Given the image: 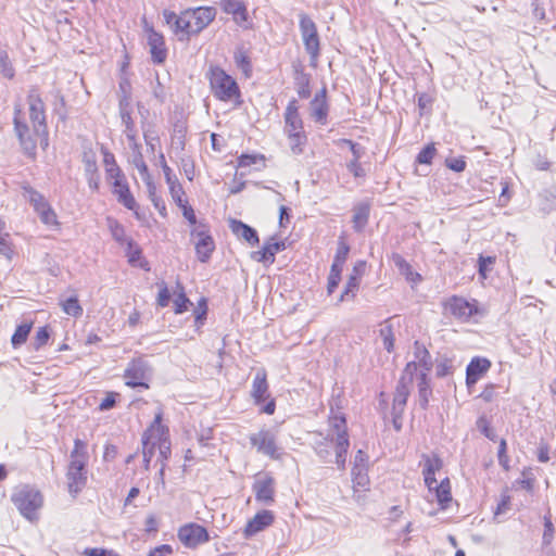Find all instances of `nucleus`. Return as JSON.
I'll list each match as a JSON object with an SVG mask.
<instances>
[{
    "mask_svg": "<svg viewBox=\"0 0 556 556\" xmlns=\"http://www.w3.org/2000/svg\"><path fill=\"white\" fill-rule=\"evenodd\" d=\"M418 401L419 405L422 409H426L429 404V397L432 393L428 374L426 371H420L418 375Z\"/></svg>",
    "mask_w": 556,
    "mask_h": 556,
    "instance_id": "nucleus-33",
    "label": "nucleus"
},
{
    "mask_svg": "<svg viewBox=\"0 0 556 556\" xmlns=\"http://www.w3.org/2000/svg\"><path fill=\"white\" fill-rule=\"evenodd\" d=\"M348 170L355 177V178H363L366 176V172L361 165L359 161L351 160L346 164Z\"/></svg>",
    "mask_w": 556,
    "mask_h": 556,
    "instance_id": "nucleus-57",
    "label": "nucleus"
},
{
    "mask_svg": "<svg viewBox=\"0 0 556 556\" xmlns=\"http://www.w3.org/2000/svg\"><path fill=\"white\" fill-rule=\"evenodd\" d=\"M311 116L312 118L320 124H327L328 111L329 106L326 100V89H321L319 92L315 94L313 100L309 103Z\"/></svg>",
    "mask_w": 556,
    "mask_h": 556,
    "instance_id": "nucleus-20",
    "label": "nucleus"
},
{
    "mask_svg": "<svg viewBox=\"0 0 556 556\" xmlns=\"http://www.w3.org/2000/svg\"><path fill=\"white\" fill-rule=\"evenodd\" d=\"M173 30L175 34L181 33L187 37L190 35H194L192 30L189 10L177 16L176 22L173 25Z\"/></svg>",
    "mask_w": 556,
    "mask_h": 556,
    "instance_id": "nucleus-38",
    "label": "nucleus"
},
{
    "mask_svg": "<svg viewBox=\"0 0 556 556\" xmlns=\"http://www.w3.org/2000/svg\"><path fill=\"white\" fill-rule=\"evenodd\" d=\"M437 153V149L433 143L427 144L417 155L416 161L419 164H431L432 159Z\"/></svg>",
    "mask_w": 556,
    "mask_h": 556,
    "instance_id": "nucleus-49",
    "label": "nucleus"
},
{
    "mask_svg": "<svg viewBox=\"0 0 556 556\" xmlns=\"http://www.w3.org/2000/svg\"><path fill=\"white\" fill-rule=\"evenodd\" d=\"M422 476L425 483L430 493H432L433 484L437 483L435 472L440 471L443 467L442 459L437 455H422Z\"/></svg>",
    "mask_w": 556,
    "mask_h": 556,
    "instance_id": "nucleus-15",
    "label": "nucleus"
},
{
    "mask_svg": "<svg viewBox=\"0 0 556 556\" xmlns=\"http://www.w3.org/2000/svg\"><path fill=\"white\" fill-rule=\"evenodd\" d=\"M257 161L263 163L264 162V156L263 155L242 154L238 159V166L240 168L249 167L252 164H255Z\"/></svg>",
    "mask_w": 556,
    "mask_h": 556,
    "instance_id": "nucleus-55",
    "label": "nucleus"
},
{
    "mask_svg": "<svg viewBox=\"0 0 556 556\" xmlns=\"http://www.w3.org/2000/svg\"><path fill=\"white\" fill-rule=\"evenodd\" d=\"M220 7L227 14H231L238 24H242L248 18L245 4L240 0H220Z\"/></svg>",
    "mask_w": 556,
    "mask_h": 556,
    "instance_id": "nucleus-28",
    "label": "nucleus"
},
{
    "mask_svg": "<svg viewBox=\"0 0 556 556\" xmlns=\"http://www.w3.org/2000/svg\"><path fill=\"white\" fill-rule=\"evenodd\" d=\"M208 79L213 94L222 101H229L240 94L236 80L220 67H212Z\"/></svg>",
    "mask_w": 556,
    "mask_h": 556,
    "instance_id": "nucleus-4",
    "label": "nucleus"
},
{
    "mask_svg": "<svg viewBox=\"0 0 556 556\" xmlns=\"http://www.w3.org/2000/svg\"><path fill=\"white\" fill-rule=\"evenodd\" d=\"M445 164L450 169L456 173H462L466 168V162L462 157L447 159Z\"/></svg>",
    "mask_w": 556,
    "mask_h": 556,
    "instance_id": "nucleus-62",
    "label": "nucleus"
},
{
    "mask_svg": "<svg viewBox=\"0 0 556 556\" xmlns=\"http://www.w3.org/2000/svg\"><path fill=\"white\" fill-rule=\"evenodd\" d=\"M414 361L417 362L420 371H426L427 374L432 369L433 363L429 351L426 346L419 341H415L414 343Z\"/></svg>",
    "mask_w": 556,
    "mask_h": 556,
    "instance_id": "nucleus-31",
    "label": "nucleus"
},
{
    "mask_svg": "<svg viewBox=\"0 0 556 556\" xmlns=\"http://www.w3.org/2000/svg\"><path fill=\"white\" fill-rule=\"evenodd\" d=\"M113 192L117 195L118 202L128 210H136L137 202L132 197L125 177L113 181Z\"/></svg>",
    "mask_w": 556,
    "mask_h": 556,
    "instance_id": "nucleus-24",
    "label": "nucleus"
},
{
    "mask_svg": "<svg viewBox=\"0 0 556 556\" xmlns=\"http://www.w3.org/2000/svg\"><path fill=\"white\" fill-rule=\"evenodd\" d=\"M418 367L419 365L416 361L408 362L399 381L412 386L414 375L416 374Z\"/></svg>",
    "mask_w": 556,
    "mask_h": 556,
    "instance_id": "nucleus-50",
    "label": "nucleus"
},
{
    "mask_svg": "<svg viewBox=\"0 0 556 556\" xmlns=\"http://www.w3.org/2000/svg\"><path fill=\"white\" fill-rule=\"evenodd\" d=\"M295 86L298 94L302 99H306L311 96L309 77L302 71H296Z\"/></svg>",
    "mask_w": 556,
    "mask_h": 556,
    "instance_id": "nucleus-41",
    "label": "nucleus"
},
{
    "mask_svg": "<svg viewBox=\"0 0 556 556\" xmlns=\"http://www.w3.org/2000/svg\"><path fill=\"white\" fill-rule=\"evenodd\" d=\"M370 214V206L366 202L356 204L353 207V228L355 231L361 232L368 223Z\"/></svg>",
    "mask_w": 556,
    "mask_h": 556,
    "instance_id": "nucleus-30",
    "label": "nucleus"
},
{
    "mask_svg": "<svg viewBox=\"0 0 556 556\" xmlns=\"http://www.w3.org/2000/svg\"><path fill=\"white\" fill-rule=\"evenodd\" d=\"M193 34L202 31L211 22L214 21L216 11L211 7H200L189 10Z\"/></svg>",
    "mask_w": 556,
    "mask_h": 556,
    "instance_id": "nucleus-18",
    "label": "nucleus"
},
{
    "mask_svg": "<svg viewBox=\"0 0 556 556\" xmlns=\"http://www.w3.org/2000/svg\"><path fill=\"white\" fill-rule=\"evenodd\" d=\"M23 197L25 199H27L29 201V203L33 205V207H37L38 205H42V203L46 200V198L40 193L38 192L37 190H35L33 187L30 186H23Z\"/></svg>",
    "mask_w": 556,
    "mask_h": 556,
    "instance_id": "nucleus-46",
    "label": "nucleus"
},
{
    "mask_svg": "<svg viewBox=\"0 0 556 556\" xmlns=\"http://www.w3.org/2000/svg\"><path fill=\"white\" fill-rule=\"evenodd\" d=\"M252 490L257 502L270 505L274 502L275 480L269 475L261 476L254 481Z\"/></svg>",
    "mask_w": 556,
    "mask_h": 556,
    "instance_id": "nucleus-14",
    "label": "nucleus"
},
{
    "mask_svg": "<svg viewBox=\"0 0 556 556\" xmlns=\"http://www.w3.org/2000/svg\"><path fill=\"white\" fill-rule=\"evenodd\" d=\"M0 74L7 79H12L14 77V68L10 62L8 53L3 50H0Z\"/></svg>",
    "mask_w": 556,
    "mask_h": 556,
    "instance_id": "nucleus-48",
    "label": "nucleus"
},
{
    "mask_svg": "<svg viewBox=\"0 0 556 556\" xmlns=\"http://www.w3.org/2000/svg\"><path fill=\"white\" fill-rule=\"evenodd\" d=\"M358 286H359L358 266H354L353 274L349 277V280L345 285V288H344L339 301L342 302L344 300L355 298Z\"/></svg>",
    "mask_w": 556,
    "mask_h": 556,
    "instance_id": "nucleus-36",
    "label": "nucleus"
},
{
    "mask_svg": "<svg viewBox=\"0 0 556 556\" xmlns=\"http://www.w3.org/2000/svg\"><path fill=\"white\" fill-rule=\"evenodd\" d=\"M367 462V455L362 450H358L354 456V466L352 468V472L355 473L358 469H365Z\"/></svg>",
    "mask_w": 556,
    "mask_h": 556,
    "instance_id": "nucleus-64",
    "label": "nucleus"
},
{
    "mask_svg": "<svg viewBox=\"0 0 556 556\" xmlns=\"http://www.w3.org/2000/svg\"><path fill=\"white\" fill-rule=\"evenodd\" d=\"M129 147L132 149V164L138 169L142 180L147 181L151 179V175L149 174L148 166L143 160L139 143L132 142L129 143Z\"/></svg>",
    "mask_w": 556,
    "mask_h": 556,
    "instance_id": "nucleus-34",
    "label": "nucleus"
},
{
    "mask_svg": "<svg viewBox=\"0 0 556 556\" xmlns=\"http://www.w3.org/2000/svg\"><path fill=\"white\" fill-rule=\"evenodd\" d=\"M110 230L112 232L113 238L118 242L125 241V230L122 225H119L116 220H110Z\"/></svg>",
    "mask_w": 556,
    "mask_h": 556,
    "instance_id": "nucleus-59",
    "label": "nucleus"
},
{
    "mask_svg": "<svg viewBox=\"0 0 556 556\" xmlns=\"http://www.w3.org/2000/svg\"><path fill=\"white\" fill-rule=\"evenodd\" d=\"M159 286H160V291H159V295H157V304L161 307H166L170 300L169 290L165 282H162Z\"/></svg>",
    "mask_w": 556,
    "mask_h": 556,
    "instance_id": "nucleus-58",
    "label": "nucleus"
},
{
    "mask_svg": "<svg viewBox=\"0 0 556 556\" xmlns=\"http://www.w3.org/2000/svg\"><path fill=\"white\" fill-rule=\"evenodd\" d=\"M251 444L258 453L277 459L279 457L275 434L269 430H261L250 435Z\"/></svg>",
    "mask_w": 556,
    "mask_h": 556,
    "instance_id": "nucleus-10",
    "label": "nucleus"
},
{
    "mask_svg": "<svg viewBox=\"0 0 556 556\" xmlns=\"http://www.w3.org/2000/svg\"><path fill=\"white\" fill-rule=\"evenodd\" d=\"M329 426L334 435L336 464L340 470H345L350 440L344 415L332 412L329 416Z\"/></svg>",
    "mask_w": 556,
    "mask_h": 556,
    "instance_id": "nucleus-3",
    "label": "nucleus"
},
{
    "mask_svg": "<svg viewBox=\"0 0 556 556\" xmlns=\"http://www.w3.org/2000/svg\"><path fill=\"white\" fill-rule=\"evenodd\" d=\"M178 539L187 547H195L210 540L206 529L197 523L181 527L178 531Z\"/></svg>",
    "mask_w": 556,
    "mask_h": 556,
    "instance_id": "nucleus-11",
    "label": "nucleus"
},
{
    "mask_svg": "<svg viewBox=\"0 0 556 556\" xmlns=\"http://www.w3.org/2000/svg\"><path fill=\"white\" fill-rule=\"evenodd\" d=\"M410 387L404 382H397L393 396L392 415L403 416L410 393Z\"/></svg>",
    "mask_w": 556,
    "mask_h": 556,
    "instance_id": "nucleus-26",
    "label": "nucleus"
},
{
    "mask_svg": "<svg viewBox=\"0 0 556 556\" xmlns=\"http://www.w3.org/2000/svg\"><path fill=\"white\" fill-rule=\"evenodd\" d=\"M143 137L148 150L154 153L156 144L159 143V137L150 129H143Z\"/></svg>",
    "mask_w": 556,
    "mask_h": 556,
    "instance_id": "nucleus-61",
    "label": "nucleus"
},
{
    "mask_svg": "<svg viewBox=\"0 0 556 556\" xmlns=\"http://www.w3.org/2000/svg\"><path fill=\"white\" fill-rule=\"evenodd\" d=\"M126 386L149 389L147 380L151 377V366L143 357L132 359L125 369Z\"/></svg>",
    "mask_w": 556,
    "mask_h": 556,
    "instance_id": "nucleus-7",
    "label": "nucleus"
},
{
    "mask_svg": "<svg viewBox=\"0 0 556 556\" xmlns=\"http://www.w3.org/2000/svg\"><path fill=\"white\" fill-rule=\"evenodd\" d=\"M60 305L62 306L63 312L70 316L79 317L83 315V307L79 304L77 296H71L61 301Z\"/></svg>",
    "mask_w": 556,
    "mask_h": 556,
    "instance_id": "nucleus-40",
    "label": "nucleus"
},
{
    "mask_svg": "<svg viewBox=\"0 0 556 556\" xmlns=\"http://www.w3.org/2000/svg\"><path fill=\"white\" fill-rule=\"evenodd\" d=\"M178 292L174 300L175 303V313L181 314L188 309L189 299L186 296L185 289L181 283H177L176 286Z\"/></svg>",
    "mask_w": 556,
    "mask_h": 556,
    "instance_id": "nucleus-47",
    "label": "nucleus"
},
{
    "mask_svg": "<svg viewBox=\"0 0 556 556\" xmlns=\"http://www.w3.org/2000/svg\"><path fill=\"white\" fill-rule=\"evenodd\" d=\"M477 427L489 440H492V441L496 440V438H497L496 432L491 427L486 417L481 416L480 418H478Z\"/></svg>",
    "mask_w": 556,
    "mask_h": 556,
    "instance_id": "nucleus-51",
    "label": "nucleus"
},
{
    "mask_svg": "<svg viewBox=\"0 0 556 556\" xmlns=\"http://www.w3.org/2000/svg\"><path fill=\"white\" fill-rule=\"evenodd\" d=\"M301 37L306 52L309 55L311 65L315 66L320 53V41L315 22L305 13L299 15Z\"/></svg>",
    "mask_w": 556,
    "mask_h": 556,
    "instance_id": "nucleus-6",
    "label": "nucleus"
},
{
    "mask_svg": "<svg viewBox=\"0 0 556 556\" xmlns=\"http://www.w3.org/2000/svg\"><path fill=\"white\" fill-rule=\"evenodd\" d=\"M444 308L448 311L455 318L467 321L471 316L478 313V308L473 303L468 302L462 296H452L444 303Z\"/></svg>",
    "mask_w": 556,
    "mask_h": 556,
    "instance_id": "nucleus-12",
    "label": "nucleus"
},
{
    "mask_svg": "<svg viewBox=\"0 0 556 556\" xmlns=\"http://www.w3.org/2000/svg\"><path fill=\"white\" fill-rule=\"evenodd\" d=\"M349 251L350 247L343 240L339 241L334 261L344 264L348 258Z\"/></svg>",
    "mask_w": 556,
    "mask_h": 556,
    "instance_id": "nucleus-60",
    "label": "nucleus"
},
{
    "mask_svg": "<svg viewBox=\"0 0 556 556\" xmlns=\"http://www.w3.org/2000/svg\"><path fill=\"white\" fill-rule=\"evenodd\" d=\"M13 122L22 148L28 155H34L36 151V139H34L27 124L24 122V114L18 106H15Z\"/></svg>",
    "mask_w": 556,
    "mask_h": 556,
    "instance_id": "nucleus-9",
    "label": "nucleus"
},
{
    "mask_svg": "<svg viewBox=\"0 0 556 556\" xmlns=\"http://www.w3.org/2000/svg\"><path fill=\"white\" fill-rule=\"evenodd\" d=\"M491 367V363L486 358L475 357L468 364L466 369V383L472 386L485 374Z\"/></svg>",
    "mask_w": 556,
    "mask_h": 556,
    "instance_id": "nucleus-21",
    "label": "nucleus"
},
{
    "mask_svg": "<svg viewBox=\"0 0 556 556\" xmlns=\"http://www.w3.org/2000/svg\"><path fill=\"white\" fill-rule=\"evenodd\" d=\"M432 492L442 509H446L452 501L451 483L448 478L443 479L439 484H433Z\"/></svg>",
    "mask_w": 556,
    "mask_h": 556,
    "instance_id": "nucleus-32",
    "label": "nucleus"
},
{
    "mask_svg": "<svg viewBox=\"0 0 556 556\" xmlns=\"http://www.w3.org/2000/svg\"><path fill=\"white\" fill-rule=\"evenodd\" d=\"M286 135L304 132L302 117L299 113V105L295 99L291 100L285 112V128Z\"/></svg>",
    "mask_w": 556,
    "mask_h": 556,
    "instance_id": "nucleus-16",
    "label": "nucleus"
},
{
    "mask_svg": "<svg viewBox=\"0 0 556 556\" xmlns=\"http://www.w3.org/2000/svg\"><path fill=\"white\" fill-rule=\"evenodd\" d=\"M182 210L184 217L191 224H197V216L193 208L188 204L187 200H182L181 204H177Z\"/></svg>",
    "mask_w": 556,
    "mask_h": 556,
    "instance_id": "nucleus-56",
    "label": "nucleus"
},
{
    "mask_svg": "<svg viewBox=\"0 0 556 556\" xmlns=\"http://www.w3.org/2000/svg\"><path fill=\"white\" fill-rule=\"evenodd\" d=\"M343 142L350 147V150L353 154L352 160L359 161L365 153L364 147H362L361 144L353 142L352 140H349V139H344Z\"/></svg>",
    "mask_w": 556,
    "mask_h": 556,
    "instance_id": "nucleus-63",
    "label": "nucleus"
},
{
    "mask_svg": "<svg viewBox=\"0 0 556 556\" xmlns=\"http://www.w3.org/2000/svg\"><path fill=\"white\" fill-rule=\"evenodd\" d=\"M118 109L122 124L125 127L124 132L127 140L129 141V143L137 142V129L135 122L131 117L132 109L128 96H123L119 99Z\"/></svg>",
    "mask_w": 556,
    "mask_h": 556,
    "instance_id": "nucleus-13",
    "label": "nucleus"
},
{
    "mask_svg": "<svg viewBox=\"0 0 556 556\" xmlns=\"http://www.w3.org/2000/svg\"><path fill=\"white\" fill-rule=\"evenodd\" d=\"M156 447L155 442H151V437H147V433L142 437V455L146 469L149 468L150 462L154 455Z\"/></svg>",
    "mask_w": 556,
    "mask_h": 556,
    "instance_id": "nucleus-45",
    "label": "nucleus"
},
{
    "mask_svg": "<svg viewBox=\"0 0 556 556\" xmlns=\"http://www.w3.org/2000/svg\"><path fill=\"white\" fill-rule=\"evenodd\" d=\"M83 162L85 166V175L94 174L96 172H98V165L94 154L84 153Z\"/></svg>",
    "mask_w": 556,
    "mask_h": 556,
    "instance_id": "nucleus-54",
    "label": "nucleus"
},
{
    "mask_svg": "<svg viewBox=\"0 0 556 556\" xmlns=\"http://www.w3.org/2000/svg\"><path fill=\"white\" fill-rule=\"evenodd\" d=\"M163 173L165 176L166 184L169 188V193L175 201L176 204H181V201L185 200V191L179 180L175 175H173L172 168L167 165L166 161L163 160Z\"/></svg>",
    "mask_w": 556,
    "mask_h": 556,
    "instance_id": "nucleus-25",
    "label": "nucleus"
},
{
    "mask_svg": "<svg viewBox=\"0 0 556 556\" xmlns=\"http://www.w3.org/2000/svg\"><path fill=\"white\" fill-rule=\"evenodd\" d=\"M11 501L25 519L31 522L38 520V511L43 505V496L38 489L29 484L18 485Z\"/></svg>",
    "mask_w": 556,
    "mask_h": 556,
    "instance_id": "nucleus-2",
    "label": "nucleus"
},
{
    "mask_svg": "<svg viewBox=\"0 0 556 556\" xmlns=\"http://www.w3.org/2000/svg\"><path fill=\"white\" fill-rule=\"evenodd\" d=\"M29 105V119L33 124V132L47 143L48 129L46 123L45 103L37 88H31L27 96Z\"/></svg>",
    "mask_w": 556,
    "mask_h": 556,
    "instance_id": "nucleus-5",
    "label": "nucleus"
},
{
    "mask_svg": "<svg viewBox=\"0 0 556 556\" xmlns=\"http://www.w3.org/2000/svg\"><path fill=\"white\" fill-rule=\"evenodd\" d=\"M89 454L87 443L80 439H75L74 448L70 455V464L66 471L68 492L76 496L86 486L88 480L87 464Z\"/></svg>",
    "mask_w": 556,
    "mask_h": 556,
    "instance_id": "nucleus-1",
    "label": "nucleus"
},
{
    "mask_svg": "<svg viewBox=\"0 0 556 556\" xmlns=\"http://www.w3.org/2000/svg\"><path fill=\"white\" fill-rule=\"evenodd\" d=\"M191 237L194 240L198 260L206 263L215 250V242L208 233L206 226L200 223L191 230Z\"/></svg>",
    "mask_w": 556,
    "mask_h": 556,
    "instance_id": "nucleus-8",
    "label": "nucleus"
},
{
    "mask_svg": "<svg viewBox=\"0 0 556 556\" xmlns=\"http://www.w3.org/2000/svg\"><path fill=\"white\" fill-rule=\"evenodd\" d=\"M251 395L256 404L264 402L268 397L267 374L264 368H260L254 376Z\"/></svg>",
    "mask_w": 556,
    "mask_h": 556,
    "instance_id": "nucleus-22",
    "label": "nucleus"
},
{
    "mask_svg": "<svg viewBox=\"0 0 556 556\" xmlns=\"http://www.w3.org/2000/svg\"><path fill=\"white\" fill-rule=\"evenodd\" d=\"M333 442L334 438L329 439L328 437H323L320 433L314 438L312 447L323 463L330 462Z\"/></svg>",
    "mask_w": 556,
    "mask_h": 556,
    "instance_id": "nucleus-29",
    "label": "nucleus"
},
{
    "mask_svg": "<svg viewBox=\"0 0 556 556\" xmlns=\"http://www.w3.org/2000/svg\"><path fill=\"white\" fill-rule=\"evenodd\" d=\"M31 328H33V323H24L16 327V329L11 338V344L14 349H18L27 341V338L30 333Z\"/></svg>",
    "mask_w": 556,
    "mask_h": 556,
    "instance_id": "nucleus-37",
    "label": "nucleus"
},
{
    "mask_svg": "<svg viewBox=\"0 0 556 556\" xmlns=\"http://www.w3.org/2000/svg\"><path fill=\"white\" fill-rule=\"evenodd\" d=\"M286 249L283 241L267 242L260 251H254L251 257L260 263L273 264L276 253Z\"/></svg>",
    "mask_w": 556,
    "mask_h": 556,
    "instance_id": "nucleus-23",
    "label": "nucleus"
},
{
    "mask_svg": "<svg viewBox=\"0 0 556 556\" xmlns=\"http://www.w3.org/2000/svg\"><path fill=\"white\" fill-rule=\"evenodd\" d=\"M147 42L152 61L154 63L162 64L167 58V49L165 47L164 37L151 28L148 31Z\"/></svg>",
    "mask_w": 556,
    "mask_h": 556,
    "instance_id": "nucleus-17",
    "label": "nucleus"
},
{
    "mask_svg": "<svg viewBox=\"0 0 556 556\" xmlns=\"http://www.w3.org/2000/svg\"><path fill=\"white\" fill-rule=\"evenodd\" d=\"M230 229L233 235L245 240L251 245H255L260 241L256 230L241 220L231 219Z\"/></svg>",
    "mask_w": 556,
    "mask_h": 556,
    "instance_id": "nucleus-27",
    "label": "nucleus"
},
{
    "mask_svg": "<svg viewBox=\"0 0 556 556\" xmlns=\"http://www.w3.org/2000/svg\"><path fill=\"white\" fill-rule=\"evenodd\" d=\"M379 336L382 339L383 348L388 353L393 352L394 350V331L393 326L390 321V319H386L381 325L379 329Z\"/></svg>",
    "mask_w": 556,
    "mask_h": 556,
    "instance_id": "nucleus-35",
    "label": "nucleus"
},
{
    "mask_svg": "<svg viewBox=\"0 0 556 556\" xmlns=\"http://www.w3.org/2000/svg\"><path fill=\"white\" fill-rule=\"evenodd\" d=\"M289 142H290V149L294 154H300L303 151V146L307 141V137L305 131L304 132H295V134H289L287 135Z\"/></svg>",
    "mask_w": 556,
    "mask_h": 556,
    "instance_id": "nucleus-44",
    "label": "nucleus"
},
{
    "mask_svg": "<svg viewBox=\"0 0 556 556\" xmlns=\"http://www.w3.org/2000/svg\"><path fill=\"white\" fill-rule=\"evenodd\" d=\"M34 210L39 215L40 220L43 224H46L48 226H52V225H56L58 224V222H56V214L51 208V206L48 203V201H45L42 203V205H38Z\"/></svg>",
    "mask_w": 556,
    "mask_h": 556,
    "instance_id": "nucleus-39",
    "label": "nucleus"
},
{
    "mask_svg": "<svg viewBox=\"0 0 556 556\" xmlns=\"http://www.w3.org/2000/svg\"><path fill=\"white\" fill-rule=\"evenodd\" d=\"M274 514L270 510H262L257 513L251 520L248 521L243 534L245 538H251L256 533L265 530L274 522Z\"/></svg>",
    "mask_w": 556,
    "mask_h": 556,
    "instance_id": "nucleus-19",
    "label": "nucleus"
},
{
    "mask_svg": "<svg viewBox=\"0 0 556 556\" xmlns=\"http://www.w3.org/2000/svg\"><path fill=\"white\" fill-rule=\"evenodd\" d=\"M146 185H147V189H148V194H149V198L150 200L152 201L154 207L162 214L164 215L165 214V211H166V206H165V203L164 201L162 200V198L160 195H157L156 193V187L155 185L153 184V181L151 179L144 181Z\"/></svg>",
    "mask_w": 556,
    "mask_h": 556,
    "instance_id": "nucleus-43",
    "label": "nucleus"
},
{
    "mask_svg": "<svg viewBox=\"0 0 556 556\" xmlns=\"http://www.w3.org/2000/svg\"><path fill=\"white\" fill-rule=\"evenodd\" d=\"M13 245L10 240V235L7 232L0 236V255L5 257L7 260H12L13 256Z\"/></svg>",
    "mask_w": 556,
    "mask_h": 556,
    "instance_id": "nucleus-52",
    "label": "nucleus"
},
{
    "mask_svg": "<svg viewBox=\"0 0 556 556\" xmlns=\"http://www.w3.org/2000/svg\"><path fill=\"white\" fill-rule=\"evenodd\" d=\"M50 338V333L47 327H41L36 332V336L33 340V346L36 351L40 350L43 345L47 344Z\"/></svg>",
    "mask_w": 556,
    "mask_h": 556,
    "instance_id": "nucleus-53",
    "label": "nucleus"
},
{
    "mask_svg": "<svg viewBox=\"0 0 556 556\" xmlns=\"http://www.w3.org/2000/svg\"><path fill=\"white\" fill-rule=\"evenodd\" d=\"M235 63L242 71L245 77H250L252 72V65L250 58L242 49L235 52Z\"/></svg>",
    "mask_w": 556,
    "mask_h": 556,
    "instance_id": "nucleus-42",
    "label": "nucleus"
}]
</instances>
